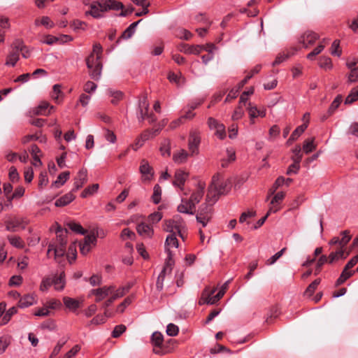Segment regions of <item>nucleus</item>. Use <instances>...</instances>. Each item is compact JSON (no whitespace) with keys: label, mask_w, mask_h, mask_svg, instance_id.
<instances>
[{"label":"nucleus","mask_w":358,"mask_h":358,"mask_svg":"<svg viewBox=\"0 0 358 358\" xmlns=\"http://www.w3.org/2000/svg\"><path fill=\"white\" fill-rule=\"evenodd\" d=\"M86 65L89 69L90 76L98 80L101 75L102 71V62L101 58L93 55H90L85 59Z\"/></svg>","instance_id":"1"},{"label":"nucleus","mask_w":358,"mask_h":358,"mask_svg":"<svg viewBox=\"0 0 358 358\" xmlns=\"http://www.w3.org/2000/svg\"><path fill=\"white\" fill-rule=\"evenodd\" d=\"M212 215V204L206 201V203L201 204L199 207L196 219L198 222L201 223L202 226L205 227L211 220Z\"/></svg>","instance_id":"2"},{"label":"nucleus","mask_w":358,"mask_h":358,"mask_svg":"<svg viewBox=\"0 0 358 358\" xmlns=\"http://www.w3.org/2000/svg\"><path fill=\"white\" fill-rule=\"evenodd\" d=\"M220 177V173H217L215 174L212 178L211 183L208 187L206 201L212 205L218 200L219 196L221 195L218 194V191L213 186L214 185H216V182L219 180Z\"/></svg>","instance_id":"3"},{"label":"nucleus","mask_w":358,"mask_h":358,"mask_svg":"<svg viewBox=\"0 0 358 358\" xmlns=\"http://www.w3.org/2000/svg\"><path fill=\"white\" fill-rule=\"evenodd\" d=\"M200 143V132L197 130L191 131L188 139V148L191 155H197L199 154Z\"/></svg>","instance_id":"4"},{"label":"nucleus","mask_w":358,"mask_h":358,"mask_svg":"<svg viewBox=\"0 0 358 358\" xmlns=\"http://www.w3.org/2000/svg\"><path fill=\"white\" fill-rule=\"evenodd\" d=\"M27 224L24 218L14 217L11 220L5 222L6 229L8 231L15 232L18 228L24 229Z\"/></svg>","instance_id":"5"},{"label":"nucleus","mask_w":358,"mask_h":358,"mask_svg":"<svg viewBox=\"0 0 358 358\" xmlns=\"http://www.w3.org/2000/svg\"><path fill=\"white\" fill-rule=\"evenodd\" d=\"M151 339L153 345L155 347L153 348V352L155 354L164 355L166 353V351L163 349L164 338L160 332L156 331L153 333Z\"/></svg>","instance_id":"6"},{"label":"nucleus","mask_w":358,"mask_h":358,"mask_svg":"<svg viewBox=\"0 0 358 358\" xmlns=\"http://www.w3.org/2000/svg\"><path fill=\"white\" fill-rule=\"evenodd\" d=\"M228 282H226L221 287L220 290L218 291L217 294L212 296L216 291V288H213L212 290L209 291L208 293V296L206 298V303L208 304H215L217 301H219L224 296L226 289H227Z\"/></svg>","instance_id":"7"},{"label":"nucleus","mask_w":358,"mask_h":358,"mask_svg":"<svg viewBox=\"0 0 358 358\" xmlns=\"http://www.w3.org/2000/svg\"><path fill=\"white\" fill-rule=\"evenodd\" d=\"M139 171L142 174L143 180L150 181L154 176L153 168L149 164L145 159H142L139 167Z\"/></svg>","instance_id":"8"},{"label":"nucleus","mask_w":358,"mask_h":358,"mask_svg":"<svg viewBox=\"0 0 358 358\" xmlns=\"http://www.w3.org/2000/svg\"><path fill=\"white\" fill-rule=\"evenodd\" d=\"M87 181V171L86 169H80L76 177L74 178L73 187L72 189V192H76Z\"/></svg>","instance_id":"9"},{"label":"nucleus","mask_w":358,"mask_h":358,"mask_svg":"<svg viewBox=\"0 0 358 358\" xmlns=\"http://www.w3.org/2000/svg\"><path fill=\"white\" fill-rule=\"evenodd\" d=\"M115 289L114 286H104L98 289H92L91 294L96 296L95 301L100 302Z\"/></svg>","instance_id":"10"},{"label":"nucleus","mask_w":358,"mask_h":358,"mask_svg":"<svg viewBox=\"0 0 358 358\" xmlns=\"http://www.w3.org/2000/svg\"><path fill=\"white\" fill-rule=\"evenodd\" d=\"M102 6V1H93L90 7V10L85 12L86 15H91L94 18H100L103 17V15L101 14L103 12H106L105 10H102V8L101 7Z\"/></svg>","instance_id":"11"},{"label":"nucleus","mask_w":358,"mask_h":358,"mask_svg":"<svg viewBox=\"0 0 358 358\" xmlns=\"http://www.w3.org/2000/svg\"><path fill=\"white\" fill-rule=\"evenodd\" d=\"M189 176V173L182 169H178L175 172L174 180L173 185L180 187L181 189H183V186L187 178Z\"/></svg>","instance_id":"12"},{"label":"nucleus","mask_w":358,"mask_h":358,"mask_svg":"<svg viewBox=\"0 0 358 358\" xmlns=\"http://www.w3.org/2000/svg\"><path fill=\"white\" fill-rule=\"evenodd\" d=\"M102 10L106 12L110 10H119L124 8L123 3L116 0H102Z\"/></svg>","instance_id":"13"},{"label":"nucleus","mask_w":358,"mask_h":358,"mask_svg":"<svg viewBox=\"0 0 358 358\" xmlns=\"http://www.w3.org/2000/svg\"><path fill=\"white\" fill-rule=\"evenodd\" d=\"M204 48V45H189L186 43H181L178 49L180 52H183L186 54H194V55H199L201 51Z\"/></svg>","instance_id":"14"},{"label":"nucleus","mask_w":358,"mask_h":358,"mask_svg":"<svg viewBox=\"0 0 358 358\" xmlns=\"http://www.w3.org/2000/svg\"><path fill=\"white\" fill-rule=\"evenodd\" d=\"M177 210L180 213L193 215L195 212L194 203H192L189 199H182L181 203L178 206Z\"/></svg>","instance_id":"15"},{"label":"nucleus","mask_w":358,"mask_h":358,"mask_svg":"<svg viewBox=\"0 0 358 358\" xmlns=\"http://www.w3.org/2000/svg\"><path fill=\"white\" fill-rule=\"evenodd\" d=\"M349 255L350 252H346L345 248H340L336 251L332 252L329 254V264H333L339 259H345Z\"/></svg>","instance_id":"16"},{"label":"nucleus","mask_w":358,"mask_h":358,"mask_svg":"<svg viewBox=\"0 0 358 358\" xmlns=\"http://www.w3.org/2000/svg\"><path fill=\"white\" fill-rule=\"evenodd\" d=\"M317 39H319V35L317 33L308 31L301 36V43L307 48L308 45H313Z\"/></svg>","instance_id":"17"},{"label":"nucleus","mask_w":358,"mask_h":358,"mask_svg":"<svg viewBox=\"0 0 358 358\" xmlns=\"http://www.w3.org/2000/svg\"><path fill=\"white\" fill-rule=\"evenodd\" d=\"M136 231L140 236L145 238H152L154 234L152 227L144 222H141L137 225Z\"/></svg>","instance_id":"18"},{"label":"nucleus","mask_w":358,"mask_h":358,"mask_svg":"<svg viewBox=\"0 0 358 358\" xmlns=\"http://www.w3.org/2000/svg\"><path fill=\"white\" fill-rule=\"evenodd\" d=\"M73 192L71 191L57 199L55 203V206L64 207L72 202L76 199V196Z\"/></svg>","instance_id":"19"},{"label":"nucleus","mask_w":358,"mask_h":358,"mask_svg":"<svg viewBox=\"0 0 358 358\" xmlns=\"http://www.w3.org/2000/svg\"><path fill=\"white\" fill-rule=\"evenodd\" d=\"M57 238L56 242L54 243L55 245L66 246L67 243L66 236L68 230L66 229H62L61 227H58L56 230Z\"/></svg>","instance_id":"20"},{"label":"nucleus","mask_w":358,"mask_h":358,"mask_svg":"<svg viewBox=\"0 0 358 358\" xmlns=\"http://www.w3.org/2000/svg\"><path fill=\"white\" fill-rule=\"evenodd\" d=\"M349 268L345 269V266H344L340 276L336 280L335 282V287H338L343 284L348 279L352 277L355 271H349Z\"/></svg>","instance_id":"21"},{"label":"nucleus","mask_w":358,"mask_h":358,"mask_svg":"<svg viewBox=\"0 0 358 358\" xmlns=\"http://www.w3.org/2000/svg\"><path fill=\"white\" fill-rule=\"evenodd\" d=\"M142 20H139L137 22L131 23L122 34L120 37L117 39L116 43H119L120 39H128L131 37L134 33L135 28L138 24L141 22Z\"/></svg>","instance_id":"22"},{"label":"nucleus","mask_w":358,"mask_h":358,"mask_svg":"<svg viewBox=\"0 0 358 358\" xmlns=\"http://www.w3.org/2000/svg\"><path fill=\"white\" fill-rule=\"evenodd\" d=\"M221 178L222 176L220 175L219 180L216 182V185H214L213 186L218 191V194L222 195L229 192L230 187L229 182L228 180L222 181Z\"/></svg>","instance_id":"23"},{"label":"nucleus","mask_w":358,"mask_h":358,"mask_svg":"<svg viewBox=\"0 0 358 358\" xmlns=\"http://www.w3.org/2000/svg\"><path fill=\"white\" fill-rule=\"evenodd\" d=\"M188 156V152L185 150L182 149L180 151L173 153V160L176 164H183L187 160Z\"/></svg>","instance_id":"24"},{"label":"nucleus","mask_w":358,"mask_h":358,"mask_svg":"<svg viewBox=\"0 0 358 358\" xmlns=\"http://www.w3.org/2000/svg\"><path fill=\"white\" fill-rule=\"evenodd\" d=\"M262 69V66L260 64L256 65L250 72V73L245 76L244 79H243L241 82L238 83V86L239 89H242L244 85L248 83V81L253 77L255 74L258 73Z\"/></svg>","instance_id":"25"},{"label":"nucleus","mask_w":358,"mask_h":358,"mask_svg":"<svg viewBox=\"0 0 358 358\" xmlns=\"http://www.w3.org/2000/svg\"><path fill=\"white\" fill-rule=\"evenodd\" d=\"M53 285L55 289L62 290L65 287V273L62 272L59 276H55L52 278Z\"/></svg>","instance_id":"26"},{"label":"nucleus","mask_w":358,"mask_h":358,"mask_svg":"<svg viewBox=\"0 0 358 358\" xmlns=\"http://www.w3.org/2000/svg\"><path fill=\"white\" fill-rule=\"evenodd\" d=\"M34 301L35 298L33 295L26 294L20 299L18 302V306L22 308H27L33 305Z\"/></svg>","instance_id":"27"},{"label":"nucleus","mask_w":358,"mask_h":358,"mask_svg":"<svg viewBox=\"0 0 358 358\" xmlns=\"http://www.w3.org/2000/svg\"><path fill=\"white\" fill-rule=\"evenodd\" d=\"M63 301L66 307L71 310H77L80 306L79 301L68 296L64 297Z\"/></svg>","instance_id":"28"},{"label":"nucleus","mask_w":358,"mask_h":358,"mask_svg":"<svg viewBox=\"0 0 358 358\" xmlns=\"http://www.w3.org/2000/svg\"><path fill=\"white\" fill-rule=\"evenodd\" d=\"M163 229L171 234L177 233L180 230L179 228L176 227L172 219L165 220L164 221Z\"/></svg>","instance_id":"29"},{"label":"nucleus","mask_w":358,"mask_h":358,"mask_svg":"<svg viewBox=\"0 0 358 358\" xmlns=\"http://www.w3.org/2000/svg\"><path fill=\"white\" fill-rule=\"evenodd\" d=\"M29 151L31 152V155L33 157L34 160L35 161V162H34L33 164L34 166H41V165H42V162H41V161L39 159V157L38 155V154H39L41 152V150L38 147V145H36V144H32L31 145V148H30Z\"/></svg>","instance_id":"30"},{"label":"nucleus","mask_w":358,"mask_h":358,"mask_svg":"<svg viewBox=\"0 0 358 358\" xmlns=\"http://www.w3.org/2000/svg\"><path fill=\"white\" fill-rule=\"evenodd\" d=\"M69 176L70 172L68 171L61 173L52 185H55L56 187L63 185L69 180Z\"/></svg>","instance_id":"31"},{"label":"nucleus","mask_w":358,"mask_h":358,"mask_svg":"<svg viewBox=\"0 0 358 358\" xmlns=\"http://www.w3.org/2000/svg\"><path fill=\"white\" fill-rule=\"evenodd\" d=\"M20 59L19 52L12 50L7 56L6 65L14 66Z\"/></svg>","instance_id":"32"},{"label":"nucleus","mask_w":358,"mask_h":358,"mask_svg":"<svg viewBox=\"0 0 358 358\" xmlns=\"http://www.w3.org/2000/svg\"><path fill=\"white\" fill-rule=\"evenodd\" d=\"M159 150L163 156L166 155L167 157L171 155V141L168 138L164 139L161 143Z\"/></svg>","instance_id":"33"},{"label":"nucleus","mask_w":358,"mask_h":358,"mask_svg":"<svg viewBox=\"0 0 358 358\" xmlns=\"http://www.w3.org/2000/svg\"><path fill=\"white\" fill-rule=\"evenodd\" d=\"M320 278H317L313 282H312L306 289L304 292V295L308 297H310L311 296H313L317 286L320 285Z\"/></svg>","instance_id":"34"},{"label":"nucleus","mask_w":358,"mask_h":358,"mask_svg":"<svg viewBox=\"0 0 358 358\" xmlns=\"http://www.w3.org/2000/svg\"><path fill=\"white\" fill-rule=\"evenodd\" d=\"M315 138H308L304 141L303 145V150L305 153L308 154L316 149V145L314 144Z\"/></svg>","instance_id":"35"},{"label":"nucleus","mask_w":358,"mask_h":358,"mask_svg":"<svg viewBox=\"0 0 358 358\" xmlns=\"http://www.w3.org/2000/svg\"><path fill=\"white\" fill-rule=\"evenodd\" d=\"M8 240L9 243L15 248H23L24 247V242L20 236H8Z\"/></svg>","instance_id":"36"},{"label":"nucleus","mask_w":358,"mask_h":358,"mask_svg":"<svg viewBox=\"0 0 358 358\" xmlns=\"http://www.w3.org/2000/svg\"><path fill=\"white\" fill-rule=\"evenodd\" d=\"M358 100V86L352 89L345 100V104H351Z\"/></svg>","instance_id":"37"},{"label":"nucleus","mask_w":358,"mask_h":358,"mask_svg":"<svg viewBox=\"0 0 358 358\" xmlns=\"http://www.w3.org/2000/svg\"><path fill=\"white\" fill-rule=\"evenodd\" d=\"M278 210H279V208H277L276 206H270V208H268V210L266 213V214L265 215V216H264L263 217H262L257 222L254 228L257 229V228L260 227L261 226H262L271 213H276Z\"/></svg>","instance_id":"38"},{"label":"nucleus","mask_w":358,"mask_h":358,"mask_svg":"<svg viewBox=\"0 0 358 358\" xmlns=\"http://www.w3.org/2000/svg\"><path fill=\"white\" fill-rule=\"evenodd\" d=\"M99 184H93L87 187L81 193L80 196L83 198H86L89 196L92 195L95 192H96L99 189Z\"/></svg>","instance_id":"39"},{"label":"nucleus","mask_w":358,"mask_h":358,"mask_svg":"<svg viewBox=\"0 0 358 358\" xmlns=\"http://www.w3.org/2000/svg\"><path fill=\"white\" fill-rule=\"evenodd\" d=\"M108 92L110 96L113 97L110 101L112 104L115 105L123 99L124 94L121 91H114L110 89L108 90Z\"/></svg>","instance_id":"40"},{"label":"nucleus","mask_w":358,"mask_h":358,"mask_svg":"<svg viewBox=\"0 0 358 358\" xmlns=\"http://www.w3.org/2000/svg\"><path fill=\"white\" fill-rule=\"evenodd\" d=\"M343 101V96L341 94L336 96L334 100L331 103L328 109L329 115H331L335 110L339 107L341 103Z\"/></svg>","instance_id":"41"},{"label":"nucleus","mask_w":358,"mask_h":358,"mask_svg":"<svg viewBox=\"0 0 358 358\" xmlns=\"http://www.w3.org/2000/svg\"><path fill=\"white\" fill-rule=\"evenodd\" d=\"M285 178L283 176H279L275 180L272 187L268 189L269 196L274 194L276 190L285 183Z\"/></svg>","instance_id":"42"},{"label":"nucleus","mask_w":358,"mask_h":358,"mask_svg":"<svg viewBox=\"0 0 358 358\" xmlns=\"http://www.w3.org/2000/svg\"><path fill=\"white\" fill-rule=\"evenodd\" d=\"M318 64L320 68L324 69H331L333 67L332 62L330 57H321L319 59Z\"/></svg>","instance_id":"43"},{"label":"nucleus","mask_w":358,"mask_h":358,"mask_svg":"<svg viewBox=\"0 0 358 358\" xmlns=\"http://www.w3.org/2000/svg\"><path fill=\"white\" fill-rule=\"evenodd\" d=\"M67 226L71 231L77 234L85 235L87 232V231L86 229H84L80 224L73 222L68 223Z\"/></svg>","instance_id":"44"},{"label":"nucleus","mask_w":358,"mask_h":358,"mask_svg":"<svg viewBox=\"0 0 358 358\" xmlns=\"http://www.w3.org/2000/svg\"><path fill=\"white\" fill-rule=\"evenodd\" d=\"M308 124L303 123L294 129L290 136V140H296L307 129Z\"/></svg>","instance_id":"45"},{"label":"nucleus","mask_w":358,"mask_h":358,"mask_svg":"<svg viewBox=\"0 0 358 358\" xmlns=\"http://www.w3.org/2000/svg\"><path fill=\"white\" fill-rule=\"evenodd\" d=\"M162 189L161 187L156 184L153 188V194L152 196V200L155 204H157L161 201Z\"/></svg>","instance_id":"46"},{"label":"nucleus","mask_w":358,"mask_h":358,"mask_svg":"<svg viewBox=\"0 0 358 358\" xmlns=\"http://www.w3.org/2000/svg\"><path fill=\"white\" fill-rule=\"evenodd\" d=\"M285 196V194L283 192H279L275 194L271 201V206H276L280 208L278 205L282 201Z\"/></svg>","instance_id":"47"},{"label":"nucleus","mask_w":358,"mask_h":358,"mask_svg":"<svg viewBox=\"0 0 358 358\" xmlns=\"http://www.w3.org/2000/svg\"><path fill=\"white\" fill-rule=\"evenodd\" d=\"M294 155L292 157V160L294 162L299 163L302 159L303 155L301 154V148L300 145H296L292 150Z\"/></svg>","instance_id":"48"},{"label":"nucleus","mask_w":358,"mask_h":358,"mask_svg":"<svg viewBox=\"0 0 358 358\" xmlns=\"http://www.w3.org/2000/svg\"><path fill=\"white\" fill-rule=\"evenodd\" d=\"M341 235L342 236V238H340L341 248H345V246L350 241L352 236L350 234L349 230H345V231H341Z\"/></svg>","instance_id":"49"},{"label":"nucleus","mask_w":358,"mask_h":358,"mask_svg":"<svg viewBox=\"0 0 358 358\" xmlns=\"http://www.w3.org/2000/svg\"><path fill=\"white\" fill-rule=\"evenodd\" d=\"M166 245L168 246L178 248V241L176 238V233L170 234L166 238Z\"/></svg>","instance_id":"50"},{"label":"nucleus","mask_w":358,"mask_h":358,"mask_svg":"<svg viewBox=\"0 0 358 358\" xmlns=\"http://www.w3.org/2000/svg\"><path fill=\"white\" fill-rule=\"evenodd\" d=\"M97 234L94 231H92L90 234H87L84 238V244H87L88 245H95L97 241Z\"/></svg>","instance_id":"51"},{"label":"nucleus","mask_w":358,"mask_h":358,"mask_svg":"<svg viewBox=\"0 0 358 358\" xmlns=\"http://www.w3.org/2000/svg\"><path fill=\"white\" fill-rule=\"evenodd\" d=\"M49 107V103L47 102H42L35 110L36 115H48L50 114V111L47 112V109Z\"/></svg>","instance_id":"52"},{"label":"nucleus","mask_w":358,"mask_h":358,"mask_svg":"<svg viewBox=\"0 0 358 358\" xmlns=\"http://www.w3.org/2000/svg\"><path fill=\"white\" fill-rule=\"evenodd\" d=\"M203 196V194L201 193V190H196V192H194L192 194L189 200L192 203H194V206L195 208L196 204H197L200 202Z\"/></svg>","instance_id":"53"},{"label":"nucleus","mask_w":358,"mask_h":358,"mask_svg":"<svg viewBox=\"0 0 358 358\" xmlns=\"http://www.w3.org/2000/svg\"><path fill=\"white\" fill-rule=\"evenodd\" d=\"M331 54L332 55H336L338 57H340L342 53V50L340 48V41L339 40H335L332 44L330 49Z\"/></svg>","instance_id":"54"},{"label":"nucleus","mask_w":358,"mask_h":358,"mask_svg":"<svg viewBox=\"0 0 358 358\" xmlns=\"http://www.w3.org/2000/svg\"><path fill=\"white\" fill-rule=\"evenodd\" d=\"M167 251V253H168V257L166 259V262H165V264L164 266L166 267L167 268H169V273H171V271H172V269H173V265H174V260L173 259V255H172V252L170 250V249H167L166 250Z\"/></svg>","instance_id":"55"},{"label":"nucleus","mask_w":358,"mask_h":358,"mask_svg":"<svg viewBox=\"0 0 358 358\" xmlns=\"http://www.w3.org/2000/svg\"><path fill=\"white\" fill-rule=\"evenodd\" d=\"M254 92H255V89L253 87H250V89L248 90V91H244L241 96H240V100H239V102L238 103L240 105H242V106H244L245 105L247 101H248V96L249 95H252L254 94Z\"/></svg>","instance_id":"56"},{"label":"nucleus","mask_w":358,"mask_h":358,"mask_svg":"<svg viewBox=\"0 0 358 358\" xmlns=\"http://www.w3.org/2000/svg\"><path fill=\"white\" fill-rule=\"evenodd\" d=\"M110 315L108 313V310H105L104 315H97L92 320L91 323L94 324H103L106 322V317H110Z\"/></svg>","instance_id":"57"},{"label":"nucleus","mask_w":358,"mask_h":358,"mask_svg":"<svg viewBox=\"0 0 358 358\" xmlns=\"http://www.w3.org/2000/svg\"><path fill=\"white\" fill-rule=\"evenodd\" d=\"M241 90V89H239L238 85L236 87L232 88L227 94L224 102H230L231 100L235 99L238 96V92Z\"/></svg>","instance_id":"58"},{"label":"nucleus","mask_w":358,"mask_h":358,"mask_svg":"<svg viewBox=\"0 0 358 358\" xmlns=\"http://www.w3.org/2000/svg\"><path fill=\"white\" fill-rule=\"evenodd\" d=\"M54 248L53 252L55 255V259H57V257H62L64 255L66 252V246L62 245H55L54 243Z\"/></svg>","instance_id":"59"},{"label":"nucleus","mask_w":358,"mask_h":358,"mask_svg":"<svg viewBox=\"0 0 358 358\" xmlns=\"http://www.w3.org/2000/svg\"><path fill=\"white\" fill-rule=\"evenodd\" d=\"M52 282V278L50 277L44 278L40 285V290L43 292L48 290L53 285Z\"/></svg>","instance_id":"60"},{"label":"nucleus","mask_w":358,"mask_h":358,"mask_svg":"<svg viewBox=\"0 0 358 358\" xmlns=\"http://www.w3.org/2000/svg\"><path fill=\"white\" fill-rule=\"evenodd\" d=\"M17 312V308L15 306L13 307H11L10 308H9L6 314L4 315L3 317V324H6L7 322H8L11 318V317L16 314Z\"/></svg>","instance_id":"61"},{"label":"nucleus","mask_w":358,"mask_h":358,"mask_svg":"<svg viewBox=\"0 0 358 358\" xmlns=\"http://www.w3.org/2000/svg\"><path fill=\"white\" fill-rule=\"evenodd\" d=\"M244 115V111L243 109V106L238 103V106L235 108L234 113L232 115L233 120H240Z\"/></svg>","instance_id":"62"},{"label":"nucleus","mask_w":358,"mask_h":358,"mask_svg":"<svg viewBox=\"0 0 358 358\" xmlns=\"http://www.w3.org/2000/svg\"><path fill=\"white\" fill-rule=\"evenodd\" d=\"M13 50L17 51H23L26 49V46L24 45V42L21 39H16L13 41L12 44Z\"/></svg>","instance_id":"63"},{"label":"nucleus","mask_w":358,"mask_h":358,"mask_svg":"<svg viewBox=\"0 0 358 358\" xmlns=\"http://www.w3.org/2000/svg\"><path fill=\"white\" fill-rule=\"evenodd\" d=\"M358 81V67L354 68L350 70V72L348 75V83H355Z\"/></svg>","instance_id":"64"}]
</instances>
